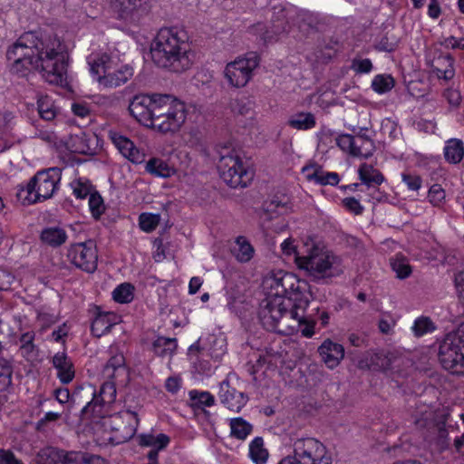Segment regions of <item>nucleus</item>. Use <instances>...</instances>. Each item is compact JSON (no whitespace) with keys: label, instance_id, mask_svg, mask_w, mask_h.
<instances>
[{"label":"nucleus","instance_id":"f257e3e1","mask_svg":"<svg viewBox=\"0 0 464 464\" xmlns=\"http://www.w3.org/2000/svg\"><path fill=\"white\" fill-rule=\"evenodd\" d=\"M6 58L12 62L11 71L15 74L24 76L36 70L51 84L66 82L68 55L56 35L24 33L9 47Z\"/></svg>","mask_w":464,"mask_h":464},{"label":"nucleus","instance_id":"f03ea898","mask_svg":"<svg viewBox=\"0 0 464 464\" xmlns=\"http://www.w3.org/2000/svg\"><path fill=\"white\" fill-rule=\"evenodd\" d=\"M265 295L287 298L293 301V309L290 311L291 318L296 320L298 324L304 325L301 333L305 337H312L315 321L314 314L319 312V307L314 308L311 313L307 311L309 297L311 294H305L307 283L301 281L292 273L279 270L268 274L262 283Z\"/></svg>","mask_w":464,"mask_h":464},{"label":"nucleus","instance_id":"7ed1b4c3","mask_svg":"<svg viewBox=\"0 0 464 464\" xmlns=\"http://www.w3.org/2000/svg\"><path fill=\"white\" fill-rule=\"evenodd\" d=\"M187 33L178 27L161 28L150 46L151 59L159 67L174 72L188 70L194 61Z\"/></svg>","mask_w":464,"mask_h":464},{"label":"nucleus","instance_id":"20e7f679","mask_svg":"<svg viewBox=\"0 0 464 464\" xmlns=\"http://www.w3.org/2000/svg\"><path fill=\"white\" fill-rule=\"evenodd\" d=\"M296 265L317 283H327L343 272L341 258L313 239L304 243L302 256H296Z\"/></svg>","mask_w":464,"mask_h":464},{"label":"nucleus","instance_id":"39448f33","mask_svg":"<svg viewBox=\"0 0 464 464\" xmlns=\"http://www.w3.org/2000/svg\"><path fill=\"white\" fill-rule=\"evenodd\" d=\"M62 171L59 168H49L38 171L17 192V198L24 205H32L51 198L59 188Z\"/></svg>","mask_w":464,"mask_h":464},{"label":"nucleus","instance_id":"423d86ee","mask_svg":"<svg viewBox=\"0 0 464 464\" xmlns=\"http://www.w3.org/2000/svg\"><path fill=\"white\" fill-rule=\"evenodd\" d=\"M186 117L184 102L170 95H159L152 128L163 133L175 132L183 125Z\"/></svg>","mask_w":464,"mask_h":464},{"label":"nucleus","instance_id":"0eeeda50","mask_svg":"<svg viewBox=\"0 0 464 464\" xmlns=\"http://www.w3.org/2000/svg\"><path fill=\"white\" fill-rule=\"evenodd\" d=\"M464 325L448 334L440 344L439 361L453 374L464 375Z\"/></svg>","mask_w":464,"mask_h":464},{"label":"nucleus","instance_id":"6e6552de","mask_svg":"<svg viewBox=\"0 0 464 464\" xmlns=\"http://www.w3.org/2000/svg\"><path fill=\"white\" fill-rule=\"evenodd\" d=\"M218 169L224 182L234 188H246L253 179L252 170L235 151L226 148L220 151Z\"/></svg>","mask_w":464,"mask_h":464},{"label":"nucleus","instance_id":"1a4fd4ad","mask_svg":"<svg viewBox=\"0 0 464 464\" xmlns=\"http://www.w3.org/2000/svg\"><path fill=\"white\" fill-rule=\"evenodd\" d=\"M139 425L135 411L127 410L103 419L102 428L109 433L107 440L112 444H121L130 440Z\"/></svg>","mask_w":464,"mask_h":464},{"label":"nucleus","instance_id":"9d476101","mask_svg":"<svg viewBox=\"0 0 464 464\" xmlns=\"http://www.w3.org/2000/svg\"><path fill=\"white\" fill-rule=\"evenodd\" d=\"M259 55L255 52L238 57L227 64L224 74L229 85L235 88L245 87L253 76V72L259 65Z\"/></svg>","mask_w":464,"mask_h":464},{"label":"nucleus","instance_id":"9b49d317","mask_svg":"<svg viewBox=\"0 0 464 464\" xmlns=\"http://www.w3.org/2000/svg\"><path fill=\"white\" fill-rule=\"evenodd\" d=\"M287 307L284 298L266 295L258 310V318L264 328L271 332L283 333L281 325L284 324L283 319L287 314Z\"/></svg>","mask_w":464,"mask_h":464},{"label":"nucleus","instance_id":"f8f14e48","mask_svg":"<svg viewBox=\"0 0 464 464\" xmlns=\"http://www.w3.org/2000/svg\"><path fill=\"white\" fill-rule=\"evenodd\" d=\"M293 448L294 457L299 464H332L326 447L314 438L297 439Z\"/></svg>","mask_w":464,"mask_h":464},{"label":"nucleus","instance_id":"ddd939ff","mask_svg":"<svg viewBox=\"0 0 464 464\" xmlns=\"http://www.w3.org/2000/svg\"><path fill=\"white\" fill-rule=\"evenodd\" d=\"M67 257L73 266L86 273L92 274L97 269L98 252L92 240L71 245Z\"/></svg>","mask_w":464,"mask_h":464},{"label":"nucleus","instance_id":"4468645a","mask_svg":"<svg viewBox=\"0 0 464 464\" xmlns=\"http://www.w3.org/2000/svg\"><path fill=\"white\" fill-rule=\"evenodd\" d=\"M102 459L98 456H84L77 452H65L48 447L41 450L35 457L36 464H97Z\"/></svg>","mask_w":464,"mask_h":464},{"label":"nucleus","instance_id":"2eb2a0df","mask_svg":"<svg viewBox=\"0 0 464 464\" xmlns=\"http://www.w3.org/2000/svg\"><path fill=\"white\" fill-rule=\"evenodd\" d=\"M136 95L129 105V111L140 123L152 127L154 111L158 104V96Z\"/></svg>","mask_w":464,"mask_h":464},{"label":"nucleus","instance_id":"dca6fc26","mask_svg":"<svg viewBox=\"0 0 464 464\" xmlns=\"http://www.w3.org/2000/svg\"><path fill=\"white\" fill-rule=\"evenodd\" d=\"M81 391H83L89 396H92V401H89L81 411V418L84 420H91L92 422L101 425L102 428L103 419L109 418L110 415L108 413V405L107 403H103L102 401H99L97 398H95V389L92 385L88 384L85 388H81L80 391H77L73 395H78Z\"/></svg>","mask_w":464,"mask_h":464},{"label":"nucleus","instance_id":"f3484780","mask_svg":"<svg viewBox=\"0 0 464 464\" xmlns=\"http://www.w3.org/2000/svg\"><path fill=\"white\" fill-rule=\"evenodd\" d=\"M452 420L453 418L450 413L440 412L437 423L429 434H424V439L440 450L447 449L450 444L449 430L453 429Z\"/></svg>","mask_w":464,"mask_h":464},{"label":"nucleus","instance_id":"a211bd4d","mask_svg":"<svg viewBox=\"0 0 464 464\" xmlns=\"http://www.w3.org/2000/svg\"><path fill=\"white\" fill-rule=\"evenodd\" d=\"M218 396L221 402L234 412H239L248 401V397L244 392H237L231 387L227 380H224L220 383Z\"/></svg>","mask_w":464,"mask_h":464},{"label":"nucleus","instance_id":"6ab92c4d","mask_svg":"<svg viewBox=\"0 0 464 464\" xmlns=\"http://www.w3.org/2000/svg\"><path fill=\"white\" fill-rule=\"evenodd\" d=\"M318 353L325 365L334 369L339 365L344 357V348L342 344L326 339L318 347Z\"/></svg>","mask_w":464,"mask_h":464},{"label":"nucleus","instance_id":"aec40b11","mask_svg":"<svg viewBox=\"0 0 464 464\" xmlns=\"http://www.w3.org/2000/svg\"><path fill=\"white\" fill-rule=\"evenodd\" d=\"M110 137L119 151L130 161L138 164L144 160L145 155L135 147L130 139L113 131L110 132Z\"/></svg>","mask_w":464,"mask_h":464},{"label":"nucleus","instance_id":"412c9836","mask_svg":"<svg viewBox=\"0 0 464 464\" xmlns=\"http://www.w3.org/2000/svg\"><path fill=\"white\" fill-rule=\"evenodd\" d=\"M53 365L57 370V376L63 383H69L74 378L72 362L65 353H57L53 357Z\"/></svg>","mask_w":464,"mask_h":464},{"label":"nucleus","instance_id":"4be33fe9","mask_svg":"<svg viewBox=\"0 0 464 464\" xmlns=\"http://www.w3.org/2000/svg\"><path fill=\"white\" fill-rule=\"evenodd\" d=\"M90 71L93 75L97 76L99 82L103 75L108 74L112 68V61L107 53H96L88 57Z\"/></svg>","mask_w":464,"mask_h":464},{"label":"nucleus","instance_id":"5701e85b","mask_svg":"<svg viewBox=\"0 0 464 464\" xmlns=\"http://www.w3.org/2000/svg\"><path fill=\"white\" fill-rule=\"evenodd\" d=\"M133 75V69L129 65H123L120 69L110 72L101 79V84L106 87L115 88L126 83Z\"/></svg>","mask_w":464,"mask_h":464},{"label":"nucleus","instance_id":"b1692460","mask_svg":"<svg viewBox=\"0 0 464 464\" xmlns=\"http://www.w3.org/2000/svg\"><path fill=\"white\" fill-rule=\"evenodd\" d=\"M431 67L438 78L446 81L453 78L455 72L453 68V58L450 54H439L431 61Z\"/></svg>","mask_w":464,"mask_h":464},{"label":"nucleus","instance_id":"393cba45","mask_svg":"<svg viewBox=\"0 0 464 464\" xmlns=\"http://www.w3.org/2000/svg\"><path fill=\"white\" fill-rule=\"evenodd\" d=\"M351 155L353 157L370 158L375 150L373 141L365 134L353 136Z\"/></svg>","mask_w":464,"mask_h":464},{"label":"nucleus","instance_id":"a878e982","mask_svg":"<svg viewBox=\"0 0 464 464\" xmlns=\"http://www.w3.org/2000/svg\"><path fill=\"white\" fill-rule=\"evenodd\" d=\"M440 413L433 411L431 409H425L417 411L414 415V424L417 429L424 430V434H429L439 420Z\"/></svg>","mask_w":464,"mask_h":464},{"label":"nucleus","instance_id":"bb28decb","mask_svg":"<svg viewBox=\"0 0 464 464\" xmlns=\"http://www.w3.org/2000/svg\"><path fill=\"white\" fill-rule=\"evenodd\" d=\"M125 358L122 353H117L109 359L103 368V376L110 380L117 379L120 374H126Z\"/></svg>","mask_w":464,"mask_h":464},{"label":"nucleus","instance_id":"cd10ccee","mask_svg":"<svg viewBox=\"0 0 464 464\" xmlns=\"http://www.w3.org/2000/svg\"><path fill=\"white\" fill-rule=\"evenodd\" d=\"M40 237L44 244L58 247L66 242L67 234L62 227H49L42 230Z\"/></svg>","mask_w":464,"mask_h":464},{"label":"nucleus","instance_id":"c85d7f7f","mask_svg":"<svg viewBox=\"0 0 464 464\" xmlns=\"http://www.w3.org/2000/svg\"><path fill=\"white\" fill-rule=\"evenodd\" d=\"M115 315L111 313L99 314L92 323L91 330L94 336L101 337L111 331L115 324Z\"/></svg>","mask_w":464,"mask_h":464},{"label":"nucleus","instance_id":"c756f323","mask_svg":"<svg viewBox=\"0 0 464 464\" xmlns=\"http://www.w3.org/2000/svg\"><path fill=\"white\" fill-rule=\"evenodd\" d=\"M444 156L448 162L457 164L461 161L464 156V145L459 139H450L446 142Z\"/></svg>","mask_w":464,"mask_h":464},{"label":"nucleus","instance_id":"7c9ffc66","mask_svg":"<svg viewBox=\"0 0 464 464\" xmlns=\"http://www.w3.org/2000/svg\"><path fill=\"white\" fill-rule=\"evenodd\" d=\"M142 5V0H113L112 8L121 19L130 17Z\"/></svg>","mask_w":464,"mask_h":464},{"label":"nucleus","instance_id":"2f4dec72","mask_svg":"<svg viewBox=\"0 0 464 464\" xmlns=\"http://www.w3.org/2000/svg\"><path fill=\"white\" fill-rule=\"evenodd\" d=\"M189 402L188 405L196 411L198 410L203 411L205 407L214 405L215 399L208 392H199L192 390L188 392Z\"/></svg>","mask_w":464,"mask_h":464},{"label":"nucleus","instance_id":"473e14b6","mask_svg":"<svg viewBox=\"0 0 464 464\" xmlns=\"http://www.w3.org/2000/svg\"><path fill=\"white\" fill-rule=\"evenodd\" d=\"M359 176L362 182L368 187L380 185L384 180L382 174L378 169L366 163L360 166Z\"/></svg>","mask_w":464,"mask_h":464},{"label":"nucleus","instance_id":"72a5a7b5","mask_svg":"<svg viewBox=\"0 0 464 464\" xmlns=\"http://www.w3.org/2000/svg\"><path fill=\"white\" fill-rule=\"evenodd\" d=\"M177 349V340L175 338L158 337L152 343V350L158 356H171Z\"/></svg>","mask_w":464,"mask_h":464},{"label":"nucleus","instance_id":"f704fd0d","mask_svg":"<svg viewBox=\"0 0 464 464\" xmlns=\"http://www.w3.org/2000/svg\"><path fill=\"white\" fill-rule=\"evenodd\" d=\"M146 170L161 178H169L174 173V169L165 160L158 158H152L146 163Z\"/></svg>","mask_w":464,"mask_h":464},{"label":"nucleus","instance_id":"c9c22d12","mask_svg":"<svg viewBox=\"0 0 464 464\" xmlns=\"http://www.w3.org/2000/svg\"><path fill=\"white\" fill-rule=\"evenodd\" d=\"M299 28L307 33L311 34L317 32L320 27V20L318 16L308 11H302L297 14Z\"/></svg>","mask_w":464,"mask_h":464},{"label":"nucleus","instance_id":"e433bc0d","mask_svg":"<svg viewBox=\"0 0 464 464\" xmlns=\"http://www.w3.org/2000/svg\"><path fill=\"white\" fill-rule=\"evenodd\" d=\"M288 124L296 130H309L315 126V119L310 112H300L293 115Z\"/></svg>","mask_w":464,"mask_h":464},{"label":"nucleus","instance_id":"4c0bfd02","mask_svg":"<svg viewBox=\"0 0 464 464\" xmlns=\"http://www.w3.org/2000/svg\"><path fill=\"white\" fill-rule=\"evenodd\" d=\"M37 110L44 121H53L57 114L53 100L48 96H40L37 101Z\"/></svg>","mask_w":464,"mask_h":464},{"label":"nucleus","instance_id":"58836bf2","mask_svg":"<svg viewBox=\"0 0 464 464\" xmlns=\"http://www.w3.org/2000/svg\"><path fill=\"white\" fill-rule=\"evenodd\" d=\"M249 455L256 464H264L268 457L267 450L264 448L263 439L256 437L249 446Z\"/></svg>","mask_w":464,"mask_h":464},{"label":"nucleus","instance_id":"ea45409f","mask_svg":"<svg viewBox=\"0 0 464 464\" xmlns=\"http://www.w3.org/2000/svg\"><path fill=\"white\" fill-rule=\"evenodd\" d=\"M230 434L238 440H245L252 431V425L242 418H235L230 420Z\"/></svg>","mask_w":464,"mask_h":464},{"label":"nucleus","instance_id":"a19ab883","mask_svg":"<svg viewBox=\"0 0 464 464\" xmlns=\"http://www.w3.org/2000/svg\"><path fill=\"white\" fill-rule=\"evenodd\" d=\"M139 443L141 446L158 448V450H163L169 442V438L160 433L157 436L152 434H141L139 437Z\"/></svg>","mask_w":464,"mask_h":464},{"label":"nucleus","instance_id":"79ce46f5","mask_svg":"<svg viewBox=\"0 0 464 464\" xmlns=\"http://www.w3.org/2000/svg\"><path fill=\"white\" fill-rule=\"evenodd\" d=\"M369 368L374 371H386L392 366V359L383 352L370 354Z\"/></svg>","mask_w":464,"mask_h":464},{"label":"nucleus","instance_id":"37998d69","mask_svg":"<svg viewBox=\"0 0 464 464\" xmlns=\"http://www.w3.org/2000/svg\"><path fill=\"white\" fill-rule=\"evenodd\" d=\"M116 393L117 392L115 382L112 381H108L102 383L99 393L95 392V398H97L99 401H102L103 403L111 405L116 400Z\"/></svg>","mask_w":464,"mask_h":464},{"label":"nucleus","instance_id":"c03bdc74","mask_svg":"<svg viewBox=\"0 0 464 464\" xmlns=\"http://www.w3.org/2000/svg\"><path fill=\"white\" fill-rule=\"evenodd\" d=\"M230 108L234 113L247 115L253 109V101L246 96H238L230 102Z\"/></svg>","mask_w":464,"mask_h":464},{"label":"nucleus","instance_id":"a18cd8bd","mask_svg":"<svg viewBox=\"0 0 464 464\" xmlns=\"http://www.w3.org/2000/svg\"><path fill=\"white\" fill-rule=\"evenodd\" d=\"M134 287L129 283L118 285L112 292L113 300L117 303L127 304L132 301Z\"/></svg>","mask_w":464,"mask_h":464},{"label":"nucleus","instance_id":"49530a36","mask_svg":"<svg viewBox=\"0 0 464 464\" xmlns=\"http://www.w3.org/2000/svg\"><path fill=\"white\" fill-rule=\"evenodd\" d=\"M308 179H314L321 185H337L339 183V175L335 172H326L315 169L312 174L307 176Z\"/></svg>","mask_w":464,"mask_h":464},{"label":"nucleus","instance_id":"de8ad7c7","mask_svg":"<svg viewBox=\"0 0 464 464\" xmlns=\"http://www.w3.org/2000/svg\"><path fill=\"white\" fill-rule=\"evenodd\" d=\"M12 366L11 363L0 358V392H5L12 383Z\"/></svg>","mask_w":464,"mask_h":464},{"label":"nucleus","instance_id":"09e8293b","mask_svg":"<svg viewBox=\"0 0 464 464\" xmlns=\"http://www.w3.org/2000/svg\"><path fill=\"white\" fill-rule=\"evenodd\" d=\"M237 249L236 250V257L240 262L249 261L254 253L252 246L242 237L237 239Z\"/></svg>","mask_w":464,"mask_h":464},{"label":"nucleus","instance_id":"8fccbe9b","mask_svg":"<svg viewBox=\"0 0 464 464\" xmlns=\"http://www.w3.org/2000/svg\"><path fill=\"white\" fill-rule=\"evenodd\" d=\"M391 266L392 270L397 274V276L401 279L406 278L411 274V266L402 256H396L395 258L391 259Z\"/></svg>","mask_w":464,"mask_h":464},{"label":"nucleus","instance_id":"3c124183","mask_svg":"<svg viewBox=\"0 0 464 464\" xmlns=\"http://www.w3.org/2000/svg\"><path fill=\"white\" fill-rule=\"evenodd\" d=\"M394 86V79L391 75H377L374 77L372 87L378 93L391 91Z\"/></svg>","mask_w":464,"mask_h":464},{"label":"nucleus","instance_id":"603ef678","mask_svg":"<svg viewBox=\"0 0 464 464\" xmlns=\"http://www.w3.org/2000/svg\"><path fill=\"white\" fill-rule=\"evenodd\" d=\"M90 210L94 218H99L104 212L103 199L98 192H92L89 198Z\"/></svg>","mask_w":464,"mask_h":464},{"label":"nucleus","instance_id":"864d4df0","mask_svg":"<svg viewBox=\"0 0 464 464\" xmlns=\"http://www.w3.org/2000/svg\"><path fill=\"white\" fill-rule=\"evenodd\" d=\"M91 139L86 134L82 133L80 136H76L74 140V152L85 155H91L94 153V148L90 145Z\"/></svg>","mask_w":464,"mask_h":464},{"label":"nucleus","instance_id":"5fc2aeb1","mask_svg":"<svg viewBox=\"0 0 464 464\" xmlns=\"http://www.w3.org/2000/svg\"><path fill=\"white\" fill-rule=\"evenodd\" d=\"M160 222V216L143 213L140 216V227L145 232L154 230Z\"/></svg>","mask_w":464,"mask_h":464},{"label":"nucleus","instance_id":"6e6d98bb","mask_svg":"<svg viewBox=\"0 0 464 464\" xmlns=\"http://www.w3.org/2000/svg\"><path fill=\"white\" fill-rule=\"evenodd\" d=\"M434 329L432 322L427 317H421L415 321L412 331L416 336H421Z\"/></svg>","mask_w":464,"mask_h":464},{"label":"nucleus","instance_id":"4d7b16f0","mask_svg":"<svg viewBox=\"0 0 464 464\" xmlns=\"http://www.w3.org/2000/svg\"><path fill=\"white\" fill-rule=\"evenodd\" d=\"M445 191L439 184H434L430 187L428 194L430 202L433 206H440L445 199Z\"/></svg>","mask_w":464,"mask_h":464},{"label":"nucleus","instance_id":"13d9d810","mask_svg":"<svg viewBox=\"0 0 464 464\" xmlns=\"http://www.w3.org/2000/svg\"><path fill=\"white\" fill-rule=\"evenodd\" d=\"M73 194L77 198H85L91 195V186L82 180H76L72 183Z\"/></svg>","mask_w":464,"mask_h":464},{"label":"nucleus","instance_id":"bf43d9fd","mask_svg":"<svg viewBox=\"0 0 464 464\" xmlns=\"http://www.w3.org/2000/svg\"><path fill=\"white\" fill-rule=\"evenodd\" d=\"M401 179L402 181L407 185L408 188L411 190L417 191L421 187V179L418 175L402 173Z\"/></svg>","mask_w":464,"mask_h":464},{"label":"nucleus","instance_id":"052dcab7","mask_svg":"<svg viewBox=\"0 0 464 464\" xmlns=\"http://www.w3.org/2000/svg\"><path fill=\"white\" fill-rule=\"evenodd\" d=\"M337 146L344 152H347L351 155V150L353 148V136L350 134H340L336 139Z\"/></svg>","mask_w":464,"mask_h":464},{"label":"nucleus","instance_id":"680f3d73","mask_svg":"<svg viewBox=\"0 0 464 464\" xmlns=\"http://www.w3.org/2000/svg\"><path fill=\"white\" fill-rule=\"evenodd\" d=\"M343 204L348 210H350L351 212H353L355 215H360L363 211V207L361 205L359 200L356 199L355 198H353V197L345 198L343 200Z\"/></svg>","mask_w":464,"mask_h":464},{"label":"nucleus","instance_id":"e2e57ef3","mask_svg":"<svg viewBox=\"0 0 464 464\" xmlns=\"http://www.w3.org/2000/svg\"><path fill=\"white\" fill-rule=\"evenodd\" d=\"M372 63L369 59L354 60L353 62V69L360 73H367L371 72Z\"/></svg>","mask_w":464,"mask_h":464},{"label":"nucleus","instance_id":"0e129e2a","mask_svg":"<svg viewBox=\"0 0 464 464\" xmlns=\"http://www.w3.org/2000/svg\"><path fill=\"white\" fill-rule=\"evenodd\" d=\"M281 249L283 251V253L286 256H291V255H295V259L296 260V256H302V252H298L296 250V247L294 245V241L291 239V238H287L285 239L282 244H281Z\"/></svg>","mask_w":464,"mask_h":464},{"label":"nucleus","instance_id":"69168bd1","mask_svg":"<svg viewBox=\"0 0 464 464\" xmlns=\"http://www.w3.org/2000/svg\"><path fill=\"white\" fill-rule=\"evenodd\" d=\"M0 464H22L10 450H0Z\"/></svg>","mask_w":464,"mask_h":464},{"label":"nucleus","instance_id":"338daca9","mask_svg":"<svg viewBox=\"0 0 464 464\" xmlns=\"http://www.w3.org/2000/svg\"><path fill=\"white\" fill-rule=\"evenodd\" d=\"M72 111L75 116L85 118L90 115V109L85 103L73 102L72 104Z\"/></svg>","mask_w":464,"mask_h":464},{"label":"nucleus","instance_id":"774afa93","mask_svg":"<svg viewBox=\"0 0 464 464\" xmlns=\"http://www.w3.org/2000/svg\"><path fill=\"white\" fill-rule=\"evenodd\" d=\"M445 98L452 106H459L461 102L460 92L457 90L449 89L444 93Z\"/></svg>","mask_w":464,"mask_h":464}]
</instances>
